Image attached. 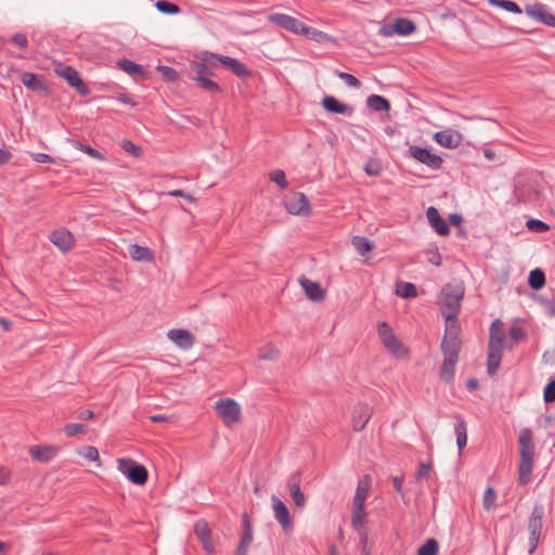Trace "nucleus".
<instances>
[{
  "mask_svg": "<svg viewBox=\"0 0 555 555\" xmlns=\"http://www.w3.org/2000/svg\"><path fill=\"white\" fill-rule=\"evenodd\" d=\"M371 488V477L369 475L364 476L362 479L359 480L358 487L356 490V494L353 498L352 504L364 505V502L366 500L369 490Z\"/></svg>",
  "mask_w": 555,
  "mask_h": 555,
  "instance_id": "cd10ccee",
  "label": "nucleus"
},
{
  "mask_svg": "<svg viewBox=\"0 0 555 555\" xmlns=\"http://www.w3.org/2000/svg\"><path fill=\"white\" fill-rule=\"evenodd\" d=\"M167 337L176 344L179 348L183 350L190 349L194 343L195 338L191 332L182 328H172L167 333Z\"/></svg>",
  "mask_w": 555,
  "mask_h": 555,
  "instance_id": "aec40b11",
  "label": "nucleus"
},
{
  "mask_svg": "<svg viewBox=\"0 0 555 555\" xmlns=\"http://www.w3.org/2000/svg\"><path fill=\"white\" fill-rule=\"evenodd\" d=\"M461 327L459 323H450L447 324L444 336L441 341V351L443 354V358H452V359H459V353L461 350Z\"/></svg>",
  "mask_w": 555,
  "mask_h": 555,
  "instance_id": "20e7f679",
  "label": "nucleus"
},
{
  "mask_svg": "<svg viewBox=\"0 0 555 555\" xmlns=\"http://www.w3.org/2000/svg\"><path fill=\"white\" fill-rule=\"evenodd\" d=\"M31 156L35 162L41 164H51L54 162L53 157L46 153H34Z\"/></svg>",
  "mask_w": 555,
  "mask_h": 555,
  "instance_id": "bf43d9fd",
  "label": "nucleus"
},
{
  "mask_svg": "<svg viewBox=\"0 0 555 555\" xmlns=\"http://www.w3.org/2000/svg\"><path fill=\"white\" fill-rule=\"evenodd\" d=\"M526 224L529 230L537 232H545L550 229L548 224L538 219H530Z\"/></svg>",
  "mask_w": 555,
  "mask_h": 555,
  "instance_id": "603ef678",
  "label": "nucleus"
},
{
  "mask_svg": "<svg viewBox=\"0 0 555 555\" xmlns=\"http://www.w3.org/2000/svg\"><path fill=\"white\" fill-rule=\"evenodd\" d=\"M301 477L298 472L292 474L287 479V488L291 498L297 507H304L307 503L305 494L300 490Z\"/></svg>",
  "mask_w": 555,
  "mask_h": 555,
  "instance_id": "a211bd4d",
  "label": "nucleus"
},
{
  "mask_svg": "<svg viewBox=\"0 0 555 555\" xmlns=\"http://www.w3.org/2000/svg\"><path fill=\"white\" fill-rule=\"evenodd\" d=\"M268 21L296 35H300L305 25L301 21L283 13L270 14Z\"/></svg>",
  "mask_w": 555,
  "mask_h": 555,
  "instance_id": "f8f14e48",
  "label": "nucleus"
},
{
  "mask_svg": "<svg viewBox=\"0 0 555 555\" xmlns=\"http://www.w3.org/2000/svg\"><path fill=\"white\" fill-rule=\"evenodd\" d=\"M120 146L126 153L134 157L141 156V149L129 140H124Z\"/></svg>",
  "mask_w": 555,
  "mask_h": 555,
  "instance_id": "3c124183",
  "label": "nucleus"
},
{
  "mask_svg": "<svg viewBox=\"0 0 555 555\" xmlns=\"http://www.w3.org/2000/svg\"><path fill=\"white\" fill-rule=\"evenodd\" d=\"M488 2L493 7H499L512 13L520 14L522 12L516 2L511 0H488Z\"/></svg>",
  "mask_w": 555,
  "mask_h": 555,
  "instance_id": "4c0bfd02",
  "label": "nucleus"
},
{
  "mask_svg": "<svg viewBox=\"0 0 555 555\" xmlns=\"http://www.w3.org/2000/svg\"><path fill=\"white\" fill-rule=\"evenodd\" d=\"M409 154L430 169H439L442 165V158L439 155L433 154L429 150L417 145H411Z\"/></svg>",
  "mask_w": 555,
  "mask_h": 555,
  "instance_id": "9d476101",
  "label": "nucleus"
},
{
  "mask_svg": "<svg viewBox=\"0 0 555 555\" xmlns=\"http://www.w3.org/2000/svg\"><path fill=\"white\" fill-rule=\"evenodd\" d=\"M270 178L274 181L281 189H286L288 183L283 170L276 169L270 173Z\"/></svg>",
  "mask_w": 555,
  "mask_h": 555,
  "instance_id": "8fccbe9b",
  "label": "nucleus"
},
{
  "mask_svg": "<svg viewBox=\"0 0 555 555\" xmlns=\"http://www.w3.org/2000/svg\"><path fill=\"white\" fill-rule=\"evenodd\" d=\"M215 410L224 425L232 426L241 421L242 410L240 404L231 399H220L215 403Z\"/></svg>",
  "mask_w": 555,
  "mask_h": 555,
  "instance_id": "0eeeda50",
  "label": "nucleus"
},
{
  "mask_svg": "<svg viewBox=\"0 0 555 555\" xmlns=\"http://www.w3.org/2000/svg\"><path fill=\"white\" fill-rule=\"evenodd\" d=\"M335 74L337 75V77H339L341 80H344L348 87L356 88V89L361 87L360 80L357 77H354L353 75L345 73V72H339V70H336Z\"/></svg>",
  "mask_w": 555,
  "mask_h": 555,
  "instance_id": "a18cd8bd",
  "label": "nucleus"
},
{
  "mask_svg": "<svg viewBox=\"0 0 555 555\" xmlns=\"http://www.w3.org/2000/svg\"><path fill=\"white\" fill-rule=\"evenodd\" d=\"M526 14L547 26L555 27V16L548 12L547 8L543 3L527 4L525 7Z\"/></svg>",
  "mask_w": 555,
  "mask_h": 555,
  "instance_id": "ddd939ff",
  "label": "nucleus"
},
{
  "mask_svg": "<svg viewBox=\"0 0 555 555\" xmlns=\"http://www.w3.org/2000/svg\"><path fill=\"white\" fill-rule=\"evenodd\" d=\"M496 494L492 488H488L483 493V507L490 511L495 505Z\"/></svg>",
  "mask_w": 555,
  "mask_h": 555,
  "instance_id": "09e8293b",
  "label": "nucleus"
},
{
  "mask_svg": "<svg viewBox=\"0 0 555 555\" xmlns=\"http://www.w3.org/2000/svg\"><path fill=\"white\" fill-rule=\"evenodd\" d=\"M81 455L89 461H96L99 460V451L94 447H86L81 453Z\"/></svg>",
  "mask_w": 555,
  "mask_h": 555,
  "instance_id": "4d7b16f0",
  "label": "nucleus"
},
{
  "mask_svg": "<svg viewBox=\"0 0 555 555\" xmlns=\"http://www.w3.org/2000/svg\"><path fill=\"white\" fill-rule=\"evenodd\" d=\"M156 9L166 14H177L180 12V8L171 2L159 0L155 3Z\"/></svg>",
  "mask_w": 555,
  "mask_h": 555,
  "instance_id": "c03bdc74",
  "label": "nucleus"
},
{
  "mask_svg": "<svg viewBox=\"0 0 555 555\" xmlns=\"http://www.w3.org/2000/svg\"><path fill=\"white\" fill-rule=\"evenodd\" d=\"M434 139L443 147L455 149L462 143L463 135L459 131L447 129L436 132Z\"/></svg>",
  "mask_w": 555,
  "mask_h": 555,
  "instance_id": "6ab92c4d",
  "label": "nucleus"
},
{
  "mask_svg": "<svg viewBox=\"0 0 555 555\" xmlns=\"http://www.w3.org/2000/svg\"><path fill=\"white\" fill-rule=\"evenodd\" d=\"M12 158V154L3 149H0V166L5 165Z\"/></svg>",
  "mask_w": 555,
  "mask_h": 555,
  "instance_id": "338daca9",
  "label": "nucleus"
},
{
  "mask_svg": "<svg viewBox=\"0 0 555 555\" xmlns=\"http://www.w3.org/2000/svg\"><path fill=\"white\" fill-rule=\"evenodd\" d=\"M117 100L124 104H128V105H131V106H134L135 105V102L132 100V98L127 94V93H119L117 95Z\"/></svg>",
  "mask_w": 555,
  "mask_h": 555,
  "instance_id": "69168bd1",
  "label": "nucleus"
},
{
  "mask_svg": "<svg viewBox=\"0 0 555 555\" xmlns=\"http://www.w3.org/2000/svg\"><path fill=\"white\" fill-rule=\"evenodd\" d=\"M364 505L358 506V504H353L351 524L352 527L357 530H361L363 528L364 519H365Z\"/></svg>",
  "mask_w": 555,
  "mask_h": 555,
  "instance_id": "72a5a7b5",
  "label": "nucleus"
},
{
  "mask_svg": "<svg viewBox=\"0 0 555 555\" xmlns=\"http://www.w3.org/2000/svg\"><path fill=\"white\" fill-rule=\"evenodd\" d=\"M509 337L515 341L519 343L526 337L525 331L519 326H513L509 328Z\"/></svg>",
  "mask_w": 555,
  "mask_h": 555,
  "instance_id": "6e6d98bb",
  "label": "nucleus"
},
{
  "mask_svg": "<svg viewBox=\"0 0 555 555\" xmlns=\"http://www.w3.org/2000/svg\"><path fill=\"white\" fill-rule=\"evenodd\" d=\"M359 531H360V542L362 544V550H365V548H367V540H369L367 533L365 530H363V528Z\"/></svg>",
  "mask_w": 555,
  "mask_h": 555,
  "instance_id": "774afa93",
  "label": "nucleus"
},
{
  "mask_svg": "<svg viewBox=\"0 0 555 555\" xmlns=\"http://www.w3.org/2000/svg\"><path fill=\"white\" fill-rule=\"evenodd\" d=\"M50 241L57 246L62 251H67L74 246L73 234L65 230L59 229L50 234Z\"/></svg>",
  "mask_w": 555,
  "mask_h": 555,
  "instance_id": "5701e85b",
  "label": "nucleus"
},
{
  "mask_svg": "<svg viewBox=\"0 0 555 555\" xmlns=\"http://www.w3.org/2000/svg\"><path fill=\"white\" fill-rule=\"evenodd\" d=\"M88 430L87 426L83 424H67L64 427V431L67 436L73 437L77 435H83Z\"/></svg>",
  "mask_w": 555,
  "mask_h": 555,
  "instance_id": "49530a36",
  "label": "nucleus"
},
{
  "mask_svg": "<svg viewBox=\"0 0 555 555\" xmlns=\"http://www.w3.org/2000/svg\"><path fill=\"white\" fill-rule=\"evenodd\" d=\"M397 294L402 298H413L417 296L416 287L412 283H402L399 285Z\"/></svg>",
  "mask_w": 555,
  "mask_h": 555,
  "instance_id": "37998d69",
  "label": "nucleus"
},
{
  "mask_svg": "<svg viewBox=\"0 0 555 555\" xmlns=\"http://www.w3.org/2000/svg\"><path fill=\"white\" fill-rule=\"evenodd\" d=\"M83 153L88 154L90 157L92 158H95V159H103V155L95 149L91 147V146H87L86 149H83Z\"/></svg>",
  "mask_w": 555,
  "mask_h": 555,
  "instance_id": "0e129e2a",
  "label": "nucleus"
},
{
  "mask_svg": "<svg viewBox=\"0 0 555 555\" xmlns=\"http://www.w3.org/2000/svg\"><path fill=\"white\" fill-rule=\"evenodd\" d=\"M352 245L359 255L364 256L367 251L373 248L372 243L364 236H354L352 238Z\"/></svg>",
  "mask_w": 555,
  "mask_h": 555,
  "instance_id": "c9c22d12",
  "label": "nucleus"
},
{
  "mask_svg": "<svg viewBox=\"0 0 555 555\" xmlns=\"http://www.w3.org/2000/svg\"><path fill=\"white\" fill-rule=\"evenodd\" d=\"M457 360L452 358H443V363L440 370V377L446 382H450L455 372V365Z\"/></svg>",
  "mask_w": 555,
  "mask_h": 555,
  "instance_id": "473e14b6",
  "label": "nucleus"
},
{
  "mask_svg": "<svg viewBox=\"0 0 555 555\" xmlns=\"http://www.w3.org/2000/svg\"><path fill=\"white\" fill-rule=\"evenodd\" d=\"M192 79L196 81L201 88L210 92H219L220 87L217 82L209 79V76H193Z\"/></svg>",
  "mask_w": 555,
  "mask_h": 555,
  "instance_id": "58836bf2",
  "label": "nucleus"
},
{
  "mask_svg": "<svg viewBox=\"0 0 555 555\" xmlns=\"http://www.w3.org/2000/svg\"><path fill=\"white\" fill-rule=\"evenodd\" d=\"M533 461L520 460L519 468H518V482L521 486H526L529 483L531 479Z\"/></svg>",
  "mask_w": 555,
  "mask_h": 555,
  "instance_id": "2f4dec72",
  "label": "nucleus"
},
{
  "mask_svg": "<svg viewBox=\"0 0 555 555\" xmlns=\"http://www.w3.org/2000/svg\"><path fill=\"white\" fill-rule=\"evenodd\" d=\"M544 401L551 403L555 400V379L551 380L544 388Z\"/></svg>",
  "mask_w": 555,
  "mask_h": 555,
  "instance_id": "5fc2aeb1",
  "label": "nucleus"
},
{
  "mask_svg": "<svg viewBox=\"0 0 555 555\" xmlns=\"http://www.w3.org/2000/svg\"><path fill=\"white\" fill-rule=\"evenodd\" d=\"M202 61L206 62L211 66H217V64H222L227 67L232 74L240 78H246L250 76V70L246 67L237 59L231 56L219 55L212 52H204L202 54Z\"/></svg>",
  "mask_w": 555,
  "mask_h": 555,
  "instance_id": "7ed1b4c3",
  "label": "nucleus"
},
{
  "mask_svg": "<svg viewBox=\"0 0 555 555\" xmlns=\"http://www.w3.org/2000/svg\"><path fill=\"white\" fill-rule=\"evenodd\" d=\"M505 337L504 323L500 319L494 320L490 327L487 357V370L491 376H493L500 367Z\"/></svg>",
  "mask_w": 555,
  "mask_h": 555,
  "instance_id": "f03ea898",
  "label": "nucleus"
},
{
  "mask_svg": "<svg viewBox=\"0 0 555 555\" xmlns=\"http://www.w3.org/2000/svg\"><path fill=\"white\" fill-rule=\"evenodd\" d=\"M280 356L279 349L274 345H266L259 350L260 360L275 361Z\"/></svg>",
  "mask_w": 555,
  "mask_h": 555,
  "instance_id": "ea45409f",
  "label": "nucleus"
},
{
  "mask_svg": "<svg viewBox=\"0 0 555 555\" xmlns=\"http://www.w3.org/2000/svg\"><path fill=\"white\" fill-rule=\"evenodd\" d=\"M378 336L384 347L397 358H406L408 349L396 337L392 328L387 322H380L378 324Z\"/></svg>",
  "mask_w": 555,
  "mask_h": 555,
  "instance_id": "39448f33",
  "label": "nucleus"
},
{
  "mask_svg": "<svg viewBox=\"0 0 555 555\" xmlns=\"http://www.w3.org/2000/svg\"><path fill=\"white\" fill-rule=\"evenodd\" d=\"M520 460L533 461L534 459V446L519 449Z\"/></svg>",
  "mask_w": 555,
  "mask_h": 555,
  "instance_id": "13d9d810",
  "label": "nucleus"
},
{
  "mask_svg": "<svg viewBox=\"0 0 555 555\" xmlns=\"http://www.w3.org/2000/svg\"><path fill=\"white\" fill-rule=\"evenodd\" d=\"M372 416V409L367 404H358L352 414V428L362 431Z\"/></svg>",
  "mask_w": 555,
  "mask_h": 555,
  "instance_id": "4be33fe9",
  "label": "nucleus"
},
{
  "mask_svg": "<svg viewBox=\"0 0 555 555\" xmlns=\"http://www.w3.org/2000/svg\"><path fill=\"white\" fill-rule=\"evenodd\" d=\"M415 26L412 21L406 18H397L391 25L384 26L380 34L384 36H392L395 34L406 36L414 31Z\"/></svg>",
  "mask_w": 555,
  "mask_h": 555,
  "instance_id": "f3484780",
  "label": "nucleus"
},
{
  "mask_svg": "<svg viewBox=\"0 0 555 555\" xmlns=\"http://www.w3.org/2000/svg\"><path fill=\"white\" fill-rule=\"evenodd\" d=\"M55 72L60 77L64 78L70 87L76 88L81 95L89 93V88L80 79L78 72L74 67L61 64L56 67Z\"/></svg>",
  "mask_w": 555,
  "mask_h": 555,
  "instance_id": "9b49d317",
  "label": "nucleus"
},
{
  "mask_svg": "<svg viewBox=\"0 0 555 555\" xmlns=\"http://www.w3.org/2000/svg\"><path fill=\"white\" fill-rule=\"evenodd\" d=\"M285 207L292 215L307 216L311 212V206L308 197L301 193H293L285 201Z\"/></svg>",
  "mask_w": 555,
  "mask_h": 555,
  "instance_id": "1a4fd4ad",
  "label": "nucleus"
},
{
  "mask_svg": "<svg viewBox=\"0 0 555 555\" xmlns=\"http://www.w3.org/2000/svg\"><path fill=\"white\" fill-rule=\"evenodd\" d=\"M21 80H22V83L29 90L41 91V90L46 89V86H44V82L42 81V79L34 73H29V72L22 73Z\"/></svg>",
  "mask_w": 555,
  "mask_h": 555,
  "instance_id": "c85d7f7f",
  "label": "nucleus"
},
{
  "mask_svg": "<svg viewBox=\"0 0 555 555\" xmlns=\"http://www.w3.org/2000/svg\"><path fill=\"white\" fill-rule=\"evenodd\" d=\"M365 172L369 175V176H372V177H376L379 175L380 172V169L379 167L376 165V164H367L365 166Z\"/></svg>",
  "mask_w": 555,
  "mask_h": 555,
  "instance_id": "e2e57ef3",
  "label": "nucleus"
},
{
  "mask_svg": "<svg viewBox=\"0 0 555 555\" xmlns=\"http://www.w3.org/2000/svg\"><path fill=\"white\" fill-rule=\"evenodd\" d=\"M60 449L52 444H36L28 449L31 459L39 463L50 462L57 455Z\"/></svg>",
  "mask_w": 555,
  "mask_h": 555,
  "instance_id": "dca6fc26",
  "label": "nucleus"
},
{
  "mask_svg": "<svg viewBox=\"0 0 555 555\" xmlns=\"http://www.w3.org/2000/svg\"><path fill=\"white\" fill-rule=\"evenodd\" d=\"M12 41L21 48H26L28 44L27 37L22 33H16L12 37Z\"/></svg>",
  "mask_w": 555,
  "mask_h": 555,
  "instance_id": "052dcab7",
  "label": "nucleus"
},
{
  "mask_svg": "<svg viewBox=\"0 0 555 555\" xmlns=\"http://www.w3.org/2000/svg\"><path fill=\"white\" fill-rule=\"evenodd\" d=\"M118 66L129 75H143V67L130 60H121L118 63Z\"/></svg>",
  "mask_w": 555,
  "mask_h": 555,
  "instance_id": "e433bc0d",
  "label": "nucleus"
},
{
  "mask_svg": "<svg viewBox=\"0 0 555 555\" xmlns=\"http://www.w3.org/2000/svg\"><path fill=\"white\" fill-rule=\"evenodd\" d=\"M429 224L439 235H447L450 232L448 223L440 217L439 211L430 206L426 211Z\"/></svg>",
  "mask_w": 555,
  "mask_h": 555,
  "instance_id": "b1692460",
  "label": "nucleus"
},
{
  "mask_svg": "<svg viewBox=\"0 0 555 555\" xmlns=\"http://www.w3.org/2000/svg\"><path fill=\"white\" fill-rule=\"evenodd\" d=\"M324 108L335 114H341L351 116L353 114V107L339 102L334 96H325L322 101Z\"/></svg>",
  "mask_w": 555,
  "mask_h": 555,
  "instance_id": "bb28decb",
  "label": "nucleus"
},
{
  "mask_svg": "<svg viewBox=\"0 0 555 555\" xmlns=\"http://www.w3.org/2000/svg\"><path fill=\"white\" fill-rule=\"evenodd\" d=\"M300 35H302L309 39L315 40V41H322L327 37V35L325 33H323L322 30L307 26L306 24L304 25L302 31L300 33Z\"/></svg>",
  "mask_w": 555,
  "mask_h": 555,
  "instance_id": "79ce46f5",
  "label": "nucleus"
},
{
  "mask_svg": "<svg viewBox=\"0 0 555 555\" xmlns=\"http://www.w3.org/2000/svg\"><path fill=\"white\" fill-rule=\"evenodd\" d=\"M128 254L133 261L152 262L154 261V253L149 247L140 246L138 244H130Z\"/></svg>",
  "mask_w": 555,
  "mask_h": 555,
  "instance_id": "a878e982",
  "label": "nucleus"
},
{
  "mask_svg": "<svg viewBox=\"0 0 555 555\" xmlns=\"http://www.w3.org/2000/svg\"><path fill=\"white\" fill-rule=\"evenodd\" d=\"M242 529L243 531L236 550V555H247L253 542V527L247 514L243 515Z\"/></svg>",
  "mask_w": 555,
  "mask_h": 555,
  "instance_id": "412c9836",
  "label": "nucleus"
},
{
  "mask_svg": "<svg viewBox=\"0 0 555 555\" xmlns=\"http://www.w3.org/2000/svg\"><path fill=\"white\" fill-rule=\"evenodd\" d=\"M518 442H519L520 448H522V447L528 448V447L534 446L533 437H532L530 429L524 428L520 430Z\"/></svg>",
  "mask_w": 555,
  "mask_h": 555,
  "instance_id": "de8ad7c7",
  "label": "nucleus"
},
{
  "mask_svg": "<svg viewBox=\"0 0 555 555\" xmlns=\"http://www.w3.org/2000/svg\"><path fill=\"white\" fill-rule=\"evenodd\" d=\"M430 470H431L430 464L422 463L420 465V468H418V472H417V478H426V477H428Z\"/></svg>",
  "mask_w": 555,
  "mask_h": 555,
  "instance_id": "680f3d73",
  "label": "nucleus"
},
{
  "mask_svg": "<svg viewBox=\"0 0 555 555\" xmlns=\"http://www.w3.org/2000/svg\"><path fill=\"white\" fill-rule=\"evenodd\" d=\"M543 515H544V508L540 504H535L532 508L531 515L528 520V552L529 554H532L538 544L541 537L542 526H543Z\"/></svg>",
  "mask_w": 555,
  "mask_h": 555,
  "instance_id": "423d86ee",
  "label": "nucleus"
},
{
  "mask_svg": "<svg viewBox=\"0 0 555 555\" xmlns=\"http://www.w3.org/2000/svg\"><path fill=\"white\" fill-rule=\"evenodd\" d=\"M457 423L455 425L454 431L456 435V444L459 451L461 452L467 444V427L465 421L461 417H456Z\"/></svg>",
  "mask_w": 555,
  "mask_h": 555,
  "instance_id": "c756f323",
  "label": "nucleus"
},
{
  "mask_svg": "<svg viewBox=\"0 0 555 555\" xmlns=\"http://www.w3.org/2000/svg\"><path fill=\"white\" fill-rule=\"evenodd\" d=\"M194 533L199 540L203 548L208 553L212 554L215 552V544L211 538V529L208 524L201 519L194 524Z\"/></svg>",
  "mask_w": 555,
  "mask_h": 555,
  "instance_id": "2eb2a0df",
  "label": "nucleus"
},
{
  "mask_svg": "<svg viewBox=\"0 0 555 555\" xmlns=\"http://www.w3.org/2000/svg\"><path fill=\"white\" fill-rule=\"evenodd\" d=\"M464 294L465 287L462 282L448 283L442 287L438 298V305L447 324L459 323L457 315Z\"/></svg>",
  "mask_w": 555,
  "mask_h": 555,
  "instance_id": "f257e3e1",
  "label": "nucleus"
},
{
  "mask_svg": "<svg viewBox=\"0 0 555 555\" xmlns=\"http://www.w3.org/2000/svg\"><path fill=\"white\" fill-rule=\"evenodd\" d=\"M299 282L310 300L320 301L325 297V292L318 282L310 281L306 278H301Z\"/></svg>",
  "mask_w": 555,
  "mask_h": 555,
  "instance_id": "393cba45",
  "label": "nucleus"
},
{
  "mask_svg": "<svg viewBox=\"0 0 555 555\" xmlns=\"http://www.w3.org/2000/svg\"><path fill=\"white\" fill-rule=\"evenodd\" d=\"M367 106L374 112H387L390 108L389 102L377 94H372L366 99Z\"/></svg>",
  "mask_w": 555,
  "mask_h": 555,
  "instance_id": "7c9ffc66",
  "label": "nucleus"
},
{
  "mask_svg": "<svg viewBox=\"0 0 555 555\" xmlns=\"http://www.w3.org/2000/svg\"><path fill=\"white\" fill-rule=\"evenodd\" d=\"M438 550V542L430 538L418 548L417 555H437Z\"/></svg>",
  "mask_w": 555,
  "mask_h": 555,
  "instance_id": "a19ab883",
  "label": "nucleus"
},
{
  "mask_svg": "<svg viewBox=\"0 0 555 555\" xmlns=\"http://www.w3.org/2000/svg\"><path fill=\"white\" fill-rule=\"evenodd\" d=\"M271 502L275 519L284 531H291L293 529V521L287 506L274 494L271 496Z\"/></svg>",
  "mask_w": 555,
  "mask_h": 555,
  "instance_id": "4468645a",
  "label": "nucleus"
},
{
  "mask_svg": "<svg viewBox=\"0 0 555 555\" xmlns=\"http://www.w3.org/2000/svg\"><path fill=\"white\" fill-rule=\"evenodd\" d=\"M210 65L207 64L206 62L203 61V63H194L192 65V70L194 72V76H209L210 75V70H209V67Z\"/></svg>",
  "mask_w": 555,
  "mask_h": 555,
  "instance_id": "864d4df0",
  "label": "nucleus"
},
{
  "mask_svg": "<svg viewBox=\"0 0 555 555\" xmlns=\"http://www.w3.org/2000/svg\"><path fill=\"white\" fill-rule=\"evenodd\" d=\"M117 468L134 485L142 486L147 480V469L143 465L134 463L131 459H118Z\"/></svg>",
  "mask_w": 555,
  "mask_h": 555,
  "instance_id": "6e6552de",
  "label": "nucleus"
},
{
  "mask_svg": "<svg viewBox=\"0 0 555 555\" xmlns=\"http://www.w3.org/2000/svg\"><path fill=\"white\" fill-rule=\"evenodd\" d=\"M528 283L531 288L540 289L545 284V274L541 269H534L529 273Z\"/></svg>",
  "mask_w": 555,
  "mask_h": 555,
  "instance_id": "f704fd0d",
  "label": "nucleus"
}]
</instances>
